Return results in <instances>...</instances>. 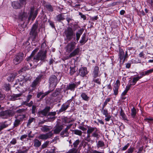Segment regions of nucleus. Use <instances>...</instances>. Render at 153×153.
<instances>
[{
    "instance_id": "nucleus-1",
    "label": "nucleus",
    "mask_w": 153,
    "mask_h": 153,
    "mask_svg": "<svg viewBox=\"0 0 153 153\" xmlns=\"http://www.w3.org/2000/svg\"><path fill=\"white\" fill-rule=\"evenodd\" d=\"M39 50L38 48H36L32 52L30 55L26 59L27 61H29L30 60H34L35 62H37L40 60L41 61H44L46 58V53L43 52L42 51H39L37 54L35 56L34 55L38 52Z\"/></svg>"
},
{
    "instance_id": "nucleus-2",
    "label": "nucleus",
    "mask_w": 153,
    "mask_h": 153,
    "mask_svg": "<svg viewBox=\"0 0 153 153\" xmlns=\"http://www.w3.org/2000/svg\"><path fill=\"white\" fill-rule=\"evenodd\" d=\"M88 129L87 131V136L86 137L90 138V134H92L91 136L97 139H98L100 137V130L96 127H92L87 126Z\"/></svg>"
},
{
    "instance_id": "nucleus-3",
    "label": "nucleus",
    "mask_w": 153,
    "mask_h": 153,
    "mask_svg": "<svg viewBox=\"0 0 153 153\" xmlns=\"http://www.w3.org/2000/svg\"><path fill=\"white\" fill-rule=\"evenodd\" d=\"M153 72V68L147 70V71L140 73V76L135 77H134L132 78V81L133 82L136 84L137 82L140 79L142 78L143 76H148L149 74Z\"/></svg>"
},
{
    "instance_id": "nucleus-4",
    "label": "nucleus",
    "mask_w": 153,
    "mask_h": 153,
    "mask_svg": "<svg viewBox=\"0 0 153 153\" xmlns=\"http://www.w3.org/2000/svg\"><path fill=\"white\" fill-rule=\"evenodd\" d=\"M45 76V72H41L40 74L32 82L31 86L33 88H36V86L38 85L39 82L41 81V79L44 78Z\"/></svg>"
},
{
    "instance_id": "nucleus-5",
    "label": "nucleus",
    "mask_w": 153,
    "mask_h": 153,
    "mask_svg": "<svg viewBox=\"0 0 153 153\" xmlns=\"http://www.w3.org/2000/svg\"><path fill=\"white\" fill-rule=\"evenodd\" d=\"M118 56L120 62L123 60V62H125L126 60L127 61V58L128 57L127 51H126L125 53L123 50L122 48H120L119 50Z\"/></svg>"
},
{
    "instance_id": "nucleus-6",
    "label": "nucleus",
    "mask_w": 153,
    "mask_h": 153,
    "mask_svg": "<svg viewBox=\"0 0 153 153\" xmlns=\"http://www.w3.org/2000/svg\"><path fill=\"white\" fill-rule=\"evenodd\" d=\"M67 39L71 40L73 38V36L75 35V33L72 28L70 27H68L64 32Z\"/></svg>"
},
{
    "instance_id": "nucleus-7",
    "label": "nucleus",
    "mask_w": 153,
    "mask_h": 153,
    "mask_svg": "<svg viewBox=\"0 0 153 153\" xmlns=\"http://www.w3.org/2000/svg\"><path fill=\"white\" fill-rule=\"evenodd\" d=\"M38 21H36L35 23L33 25L29 33L30 35L33 38V39H35L37 35V30L38 28Z\"/></svg>"
},
{
    "instance_id": "nucleus-8",
    "label": "nucleus",
    "mask_w": 153,
    "mask_h": 153,
    "mask_svg": "<svg viewBox=\"0 0 153 153\" xmlns=\"http://www.w3.org/2000/svg\"><path fill=\"white\" fill-rule=\"evenodd\" d=\"M57 80L56 76L55 75H52L49 79L50 86L54 88H55L57 84Z\"/></svg>"
},
{
    "instance_id": "nucleus-9",
    "label": "nucleus",
    "mask_w": 153,
    "mask_h": 153,
    "mask_svg": "<svg viewBox=\"0 0 153 153\" xmlns=\"http://www.w3.org/2000/svg\"><path fill=\"white\" fill-rule=\"evenodd\" d=\"M76 43L73 42L68 43L65 47V51L67 52H71L75 48Z\"/></svg>"
},
{
    "instance_id": "nucleus-10",
    "label": "nucleus",
    "mask_w": 153,
    "mask_h": 153,
    "mask_svg": "<svg viewBox=\"0 0 153 153\" xmlns=\"http://www.w3.org/2000/svg\"><path fill=\"white\" fill-rule=\"evenodd\" d=\"M24 59V54L22 53H19L16 56L13 62L16 65H17L21 62Z\"/></svg>"
},
{
    "instance_id": "nucleus-11",
    "label": "nucleus",
    "mask_w": 153,
    "mask_h": 153,
    "mask_svg": "<svg viewBox=\"0 0 153 153\" xmlns=\"http://www.w3.org/2000/svg\"><path fill=\"white\" fill-rule=\"evenodd\" d=\"M30 11V14L28 20L29 21L32 17V20L33 21L35 19L37 15L38 10L37 9L34 11V7L33 6L31 7Z\"/></svg>"
},
{
    "instance_id": "nucleus-12",
    "label": "nucleus",
    "mask_w": 153,
    "mask_h": 153,
    "mask_svg": "<svg viewBox=\"0 0 153 153\" xmlns=\"http://www.w3.org/2000/svg\"><path fill=\"white\" fill-rule=\"evenodd\" d=\"M13 115V111L11 110H7L0 112V116L3 118H7V117Z\"/></svg>"
},
{
    "instance_id": "nucleus-13",
    "label": "nucleus",
    "mask_w": 153,
    "mask_h": 153,
    "mask_svg": "<svg viewBox=\"0 0 153 153\" xmlns=\"http://www.w3.org/2000/svg\"><path fill=\"white\" fill-rule=\"evenodd\" d=\"M50 109V107H46L43 110L39 111L38 112V115L41 117H43L46 116L48 112L49 111Z\"/></svg>"
},
{
    "instance_id": "nucleus-14",
    "label": "nucleus",
    "mask_w": 153,
    "mask_h": 153,
    "mask_svg": "<svg viewBox=\"0 0 153 153\" xmlns=\"http://www.w3.org/2000/svg\"><path fill=\"white\" fill-rule=\"evenodd\" d=\"M63 128V125L59 124L58 122H57V123L55 126L54 129L53 130L54 133L55 134H59Z\"/></svg>"
},
{
    "instance_id": "nucleus-15",
    "label": "nucleus",
    "mask_w": 153,
    "mask_h": 153,
    "mask_svg": "<svg viewBox=\"0 0 153 153\" xmlns=\"http://www.w3.org/2000/svg\"><path fill=\"white\" fill-rule=\"evenodd\" d=\"M78 75L82 77H86L88 74L87 69L86 67H81L79 69Z\"/></svg>"
},
{
    "instance_id": "nucleus-16",
    "label": "nucleus",
    "mask_w": 153,
    "mask_h": 153,
    "mask_svg": "<svg viewBox=\"0 0 153 153\" xmlns=\"http://www.w3.org/2000/svg\"><path fill=\"white\" fill-rule=\"evenodd\" d=\"M120 85V82L119 80L117 79L114 85L113 90L114 94L117 95L118 94V89Z\"/></svg>"
},
{
    "instance_id": "nucleus-17",
    "label": "nucleus",
    "mask_w": 153,
    "mask_h": 153,
    "mask_svg": "<svg viewBox=\"0 0 153 153\" xmlns=\"http://www.w3.org/2000/svg\"><path fill=\"white\" fill-rule=\"evenodd\" d=\"M53 135V134L51 131L45 134H41L38 137L40 139L45 140L50 138Z\"/></svg>"
},
{
    "instance_id": "nucleus-18",
    "label": "nucleus",
    "mask_w": 153,
    "mask_h": 153,
    "mask_svg": "<svg viewBox=\"0 0 153 153\" xmlns=\"http://www.w3.org/2000/svg\"><path fill=\"white\" fill-rule=\"evenodd\" d=\"M72 101L71 99L67 101L65 103L63 104L62 106L60 109L61 111H63L66 110L68 107H69V105Z\"/></svg>"
},
{
    "instance_id": "nucleus-19",
    "label": "nucleus",
    "mask_w": 153,
    "mask_h": 153,
    "mask_svg": "<svg viewBox=\"0 0 153 153\" xmlns=\"http://www.w3.org/2000/svg\"><path fill=\"white\" fill-rule=\"evenodd\" d=\"M100 72L99 67L98 66H95L94 69L92 72L93 77H100V74H99Z\"/></svg>"
},
{
    "instance_id": "nucleus-20",
    "label": "nucleus",
    "mask_w": 153,
    "mask_h": 153,
    "mask_svg": "<svg viewBox=\"0 0 153 153\" xmlns=\"http://www.w3.org/2000/svg\"><path fill=\"white\" fill-rule=\"evenodd\" d=\"M79 50L80 48H76L73 51L70 53L67 59L70 58L71 57L78 55L79 52Z\"/></svg>"
},
{
    "instance_id": "nucleus-21",
    "label": "nucleus",
    "mask_w": 153,
    "mask_h": 153,
    "mask_svg": "<svg viewBox=\"0 0 153 153\" xmlns=\"http://www.w3.org/2000/svg\"><path fill=\"white\" fill-rule=\"evenodd\" d=\"M137 111L136 109L133 107L131 110V115L132 117L134 119V121H136L137 119V116L136 115Z\"/></svg>"
},
{
    "instance_id": "nucleus-22",
    "label": "nucleus",
    "mask_w": 153,
    "mask_h": 153,
    "mask_svg": "<svg viewBox=\"0 0 153 153\" xmlns=\"http://www.w3.org/2000/svg\"><path fill=\"white\" fill-rule=\"evenodd\" d=\"M27 62H28L27 63L28 64H29L30 66H31L32 65V63H31V61L33 62V63H34L35 64V62H36V63L37 62H36L35 61V60H34L32 59V60H30L29 61H27ZM27 66H25L21 70H20L18 72V73L19 74L20 73L22 72L23 71H25L27 70H28L29 69V68L28 67V65H27Z\"/></svg>"
},
{
    "instance_id": "nucleus-23",
    "label": "nucleus",
    "mask_w": 153,
    "mask_h": 153,
    "mask_svg": "<svg viewBox=\"0 0 153 153\" xmlns=\"http://www.w3.org/2000/svg\"><path fill=\"white\" fill-rule=\"evenodd\" d=\"M77 87V85L76 84L74 83H69L67 86L66 89L67 90H70L71 91H74L75 90V88H76Z\"/></svg>"
},
{
    "instance_id": "nucleus-24",
    "label": "nucleus",
    "mask_w": 153,
    "mask_h": 153,
    "mask_svg": "<svg viewBox=\"0 0 153 153\" xmlns=\"http://www.w3.org/2000/svg\"><path fill=\"white\" fill-rule=\"evenodd\" d=\"M88 40V38H86V35L85 33L83 34L81 39L79 41L80 43L82 45L85 44Z\"/></svg>"
},
{
    "instance_id": "nucleus-25",
    "label": "nucleus",
    "mask_w": 153,
    "mask_h": 153,
    "mask_svg": "<svg viewBox=\"0 0 153 153\" xmlns=\"http://www.w3.org/2000/svg\"><path fill=\"white\" fill-rule=\"evenodd\" d=\"M84 31V29L82 28L80 29L76 32V40L78 41L82 33Z\"/></svg>"
},
{
    "instance_id": "nucleus-26",
    "label": "nucleus",
    "mask_w": 153,
    "mask_h": 153,
    "mask_svg": "<svg viewBox=\"0 0 153 153\" xmlns=\"http://www.w3.org/2000/svg\"><path fill=\"white\" fill-rule=\"evenodd\" d=\"M80 97L84 100L88 101L89 100V97L88 96L87 93L82 92L81 93Z\"/></svg>"
},
{
    "instance_id": "nucleus-27",
    "label": "nucleus",
    "mask_w": 153,
    "mask_h": 153,
    "mask_svg": "<svg viewBox=\"0 0 153 153\" xmlns=\"http://www.w3.org/2000/svg\"><path fill=\"white\" fill-rule=\"evenodd\" d=\"M120 115L121 116L123 120H124L126 122L128 121V120L127 118L126 115L124 113V111L122 108H121L120 109Z\"/></svg>"
},
{
    "instance_id": "nucleus-28",
    "label": "nucleus",
    "mask_w": 153,
    "mask_h": 153,
    "mask_svg": "<svg viewBox=\"0 0 153 153\" xmlns=\"http://www.w3.org/2000/svg\"><path fill=\"white\" fill-rule=\"evenodd\" d=\"M12 5L13 7L15 9L19 8L22 6L20 3L17 1L13 2L12 3Z\"/></svg>"
},
{
    "instance_id": "nucleus-29",
    "label": "nucleus",
    "mask_w": 153,
    "mask_h": 153,
    "mask_svg": "<svg viewBox=\"0 0 153 153\" xmlns=\"http://www.w3.org/2000/svg\"><path fill=\"white\" fill-rule=\"evenodd\" d=\"M18 73L16 72H14L10 74L8 77L7 80L8 81H12L15 78L16 76L17 75Z\"/></svg>"
},
{
    "instance_id": "nucleus-30",
    "label": "nucleus",
    "mask_w": 153,
    "mask_h": 153,
    "mask_svg": "<svg viewBox=\"0 0 153 153\" xmlns=\"http://www.w3.org/2000/svg\"><path fill=\"white\" fill-rule=\"evenodd\" d=\"M69 133L68 131L65 129L60 133V135L62 137H67L69 135Z\"/></svg>"
},
{
    "instance_id": "nucleus-31",
    "label": "nucleus",
    "mask_w": 153,
    "mask_h": 153,
    "mask_svg": "<svg viewBox=\"0 0 153 153\" xmlns=\"http://www.w3.org/2000/svg\"><path fill=\"white\" fill-rule=\"evenodd\" d=\"M56 19L57 21L60 22L61 21L65 19L64 16L61 14H59L56 16Z\"/></svg>"
},
{
    "instance_id": "nucleus-32",
    "label": "nucleus",
    "mask_w": 153,
    "mask_h": 153,
    "mask_svg": "<svg viewBox=\"0 0 153 153\" xmlns=\"http://www.w3.org/2000/svg\"><path fill=\"white\" fill-rule=\"evenodd\" d=\"M33 143L34 146L37 148L39 147L41 144V142L37 139H35L34 140Z\"/></svg>"
},
{
    "instance_id": "nucleus-33",
    "label": "nucleus",
    "mask_w": 153,
    "mask_h": 153,
    "mask_svg": "<svg viewBox=\"0 0 153 153\" xmlns=\"http://www.w3.org/2000/svg\"><path fill=\"white\" fill-rule=\"evenodd\" d=\"M27 16V15L26 13L24 12L22 14H20L19 16V18L22 21L25 19Z\"/></svg>"
},
{
    "instance_id": "nucleus-34",
    "label": "nucleus",
    "mask_w": 153,
    "mask_h": 153,
    "mask_svg": "<svg viewBox=\"0 0 153 153\" xmlns=\"http://www.w3.org/2000/svg\"><path fill=\"white\" fill-rule=\"evenodd\" d=\"M49 127L47 126L44 125L41 128V130L43 132H47L49 131L51 128H49Z\"/></svg>"
},
{
    "instance_id": "nucleus-35",
    "label": "nucleus",
    "mask_w": 153,
    "mask_h": 153,
    "mask_svg": "<svg viewBox=\"0 0 153 153\" xmlns=\"http://www.w3.org/2000/svg\"><path fill=\"white\" fill-rule=\"evenodd\" d=\"M92 81L98 85H100L101 83V79L100 77H93Z\"/></svg>"
},
{
    "instance_id": "nucleus-36",
    "label": "nucleus",
    "mask_w": 153,
    "mask_h": 153,
    "mask_svg": "<svg viewBox=\"0 0 153 153\" xmlns=\"http://www.w3.org/2000/svg\"><path fill=\"white\" fill-rule=\"evenodd\" d=\"M47 9L49 11L52 12L53 11V8L51 4H47L45 6Z\"/></svg>"
},
{
    "instance_id": "nucleus-37",
    "label": "nucleus",
    "mask_w": 153,
    "mask_h": 153,
    "mask_svg": "<svg viewBox=\"0 0 153 153\" xmlns=\"http://www.w3.org/2000/svg\"><path fill=\"white\" fill-rule=\"evenodd\" d=\"M74 134H75L81 136L82 134V132L79 130L76 129L74 130Z\"/></svg>"
},
{
    "instance_id": "nucleus-38",
    "label": "nucleus",
    "mask_w": 153,
    "mask_h": 153,
    "mask_svg": "<svg viewBox=\"0 0 153 153\" xmlns=\"http://www.w3.org/2000/svg\"><path fill=\"white\" fill-rule=\"evenodd\" d=\"M21 121L17 118L16 119L14 122V126L15 127H17L21 123Z\"/></svg>"
},
{
    "instance_id": "nucleus-39",
    "label": "nucleus",
    "mask_w": 153,
    "mask_h": 153,
    "mask_svg": "<svg viewBox=\"0 0 153 153\" xmlns=\"http://www.w3.org/2000/svg\"><path fill=\"white\" fill-rule=\"evenodd\" d=\"M131 64L141 63V61L139 59H132L130 61Z\"/></svg>"
},
{
    "instance_id": "nucleus-40",
    "label": "nucleus",
    "mask_w": 153,
    "mask_h": 153,
    "mask_svg": "<svg viewBox=\"0 0 153 153\" xmlns=\"http://www.w3.org/2000/svg\"><path fill=\"white\" fill-rule=\"evenodd\" d=\"M104 142L101 140H99L97 143V146L98 148L102 147L104 146Z\"/></svg>"
},
{
    "instance_id": "nucleus-41",
    "label": "nucleus",
    "mask_w": 153,
    "mask_h": 153,
    "mask_svg": "<svg viewBox=\"0 0 153 153\" xmlns=\"http://www.w3.org/2000/svg\"><path fill=\"white\" fill-rule=\"evenodd\" d=\"M25 117L26 116L25 114H20L17 116V118L21 121H22Z\"/></svg>"
},
{
    "instance_id": "nucleus-42",
    "label": "nucleus",
    "mask_w": 153,
    "mask_h": 153,
    "mask_svg": "<svg viewBox=\"0 0 153 153\" xmlns=\"http://www.w3.org/2000/svg\"><path fill=\"white\" fill-rule=\"evenodd\" d=\"M70 70L69 73L71 75H72L74 74L76 71L75 69V66H74V67H70Z\"/></svg>"
},
{
    "instance_id": "nucleus-43",
    "label": "nucleus",
    "mask_w": 153,
    "mask_h": 153,
    "mask_svg": "<svg viewBox=\"0 0 153 153\" xmlns=\"http://www.w3.org/2000/svg\"><path fill=\"white\" fill-rule=\"evenodd\" d=\"M35 120V118L33 117L30 118L28 120V122L27 123V126H28L30 125L31 123Z\"/></svg>"
},
{
    "instance_id": "nucleus-44",
    "label": "nucleus",
    "mask_w": 153,
    "mask_h": 153,
    "mask_svg": "<svg viewBox=\"0 0 153 153\" xmlns=\"http://www.w3.org/2000/svg\"><path fill=\"white\" fill-rule=\"evenodd\" d=\"M105 107H102V108L101 110L102 113L103 115L104 114H106L108 113V111L107 109H105Z\"/></svg>"
},
{
    "instance_id": "nucleus-45",
    "label": "nucleus",
    "mask_w": 153,
    "mask_h": 153,
    "mask_svg": "<svg viewBox=\"0 0 153 153\" xmlns=\"http://www.w3.org/2000/svg\"><path fill=\"white\" fill-rule=\"evenodd\" d=\"M50 143L49 141H46L42 145V149H44L46 148L47 146L49 145Z\"/></svg>"
},
{
    "instance_id": "nucleus-46",
    "label": "nucleus",
    "mask_w": 153,
    "mask_h": 153,
    "mask_svg": "<svg viewBox=\"0 0 153 153\" xmlns=\"http://www.w3.org/2000/svg\"><path fill=\"white\" fill-rule=\"evenodd\" d=\"M63 122L65 124L70 123L71 122V120L67 118H65L62 119Z\"/></svg>"
},
{
    "instance_id": "nucleus-47",
    "label": "nucleus",
    "mask_w": 153,
    "mask_h": 153,
    "mask_svg": "<svg viewBox=\"0 0 153 153\" xmlns=\"http://www.w3.org/2000/svg\"><path fill=\"white\" fill-rule=\"evenodd\" d=\"M110 98H107L104 102L102 105V107H105V106L108 103L110 102Z\"/></svg>"
},
{
    "instance_id": "nucleus-48",
    "label": "nucleus",
    "mask_w": 153,
    "mask_h": 153,
    "mask_svg": "<svg viewBox=\"0 0 153 153\" xmlns=\"http://www.w3.org/2000/svg\"><path fill=\"white\" fill-rule=\"evenodd\" d=\"M21 95V94H16L13 96V98L14 100L19 99L18 98Z\"/></svg>"
},
{
    "instance_id": "nucleus-49",
    "label": "nucleus",
    "mask_w": 153,
    "mask_h": 153,
    "mask_svg": "<svg viewBox=\"0 0 153 153\" xmlns=\"http://www.w3.org/2000/svg\"><path fill=\"white\" fill-rule=\"evenodd\" d=\"M50 91H48L47 92H45V93H43L42 92V96L40 98L41 99H43L48 94L50 93Z\"/></svg>"
},
{
    "instance_id": "nucleus-50",
    "label": "nucleus",
    "mask_w": 153,
    "mask_h": 153,
    "mask_svg": "<svg viewBox=\"0 0 153 153\" xmlns=\"http://www.w3.org/2000/svg\"><path fill=\"white\" fill-rule=\"evenodd\" d=\"M27 0H19V3L22 6L26 4Z\"/></svg>"
},
{
    "instance_id": "nucleus-51",
    "label": "nucleus",
    "mask_w": 153,
    "mask_h": 153,
    "mask_svg": "<svg viewBox=\"0 0 153 153\" xmlns=\"http://www.w3.org/2000/svg\"><path fill=\"white\" fill-rule=\"evenodd\" d=\"M28 150L26 149L24 150H19L17 151V152L16 153H27Z\"/></svg>"
},
{
    "instance_id": "nucleus-52",
    "label": "nucleus",
    "mask_w": 153,
    "mask_h": 153,
    "mask_svg": "<svg viewBox=\"0 0 153 153\" xmlns=\"http://www.w3.org/2000/svg\"><path fill=\"white\" fill-rule=\"evenodd\" d=\"M134 150L133 147H130L127 151V153H132Z\"/></svg>"
},
{
    "instance_id": "nucleus-53",
    "label": "nucleus",
    "mask_w": 153,
    "mask_h": 153,
    "mask_svg": "<svg viewBox=\"0 0 153 153\" xmlns=\"http://www.w3.org/2000/svg\"><path fill=\"white\" fill-rule=\"evenodd\" d=\"M79 128L83 131H86L87 130V128L83 126H80L78 127Z\"/></svg>"
},
{
    "instance_id": "nucleus-54",
    "label": "nucleus",
    "mask_w": 153,
    "mask_h": 153,
    "mask_svg": "<svg viewBox=\"0 0 153 153\" xmlns=\"http://www.w3.org/2000/svg\"><path fill=\"white\" fill-rule=\"evenodd\" d=\"M7 126L4 124H2L0 126V131L3 129L7 127Z\"/></svg>"
},
{
    "instance_id": "nucleus-55",
    "label": "nucleus",
    "mask_w": 153,
    "mask_h": 153,
    "mask_svg": "<svg viewBox=\"0 0 153 153\" xmlns=\"http://www.w3.org/2000/svg\"><path fill=\"white\" fill-rule=\"evenodd\" d=\"M79 15H80V16L84 20H85L86 19V16L85 15H84L83 14H82V13L81 12H79Z\"/></svg>"
},
{
    "instance_id": "nucleus-56",
    "label": "nucleus",
    "mask_w": 153,
    "mask_h": 153,
    "mask_svg": "<svg viewBox=\"0 0 153 153\" xmlns=\"http://www.w3.org/2000/svg\"><path fill=\"white\" fill-rule=\"evenodd\" d=\"M129 144L128 143H127L126 145L125 146H124L122 149H121L122 151H125L129 147Z\"/></svg>"
},
{
    "instance_id": "nucleus-57",
    "label": "nucleus",
    "mask_w": 153,
    "mask_h": 153,
    "mask_svg": "<svg viewBox=\"0 0 153 153\" xmlns=\"http://www.w3.org/2000/svg\"><path fill=\"white\" fill-rule=\"evenodd\" d=\"M17 141L16 139L13 138L12 140L10 142V143L13 145H15Z\"/></svg>"
},
{
    "instance_id": "nucleus-58",
    "label": "nucleus",
    "mask_w": 153,
    "mask_h": 153,
    "mask_svg": "<svg viewBox=\"0 0 153 153\" xmlns=\"http://www.w3.org/2000/svg\"><path fill=\"white\" fill-rule=\"evenodd\" d=\"M27 137V134H24L21 136L20 139L21 140H23L24 139L26 138Z\"/></svg>"
},
{
    "instance_id": "nucleus-59",
    "label": "nucleus",
    "mask_w": 153,
    "mask_h": 153,
    "mask_svg": "<svg viewBox=\"0 0 153 153\" xmlns=\"http://www.w3.org/2000/svg\"><path fill=\"white\" fill-rule=\"evenodd\" d=\"M36 107L35 105H33L32 107V113H35L36 109Z\"/></svg>"
},
{
    "instance_id": "nucleus-60",
    "label": "nucleus",
    "mask_w": 153,
    "mask_h": 153,
    "mask_svg": "<svg viewBox=\"0 0 153 153\" xmlns=\"http://www.w3.org/2000/svg\"><path fill=\"white\" fill-rule=\"evenodd\" d=\"M145 121L147 122L148 123H149V121H153V118H146L144 119Z\"/></svg>"
},
{
    "instance_id": "nucleus-61",
    "label": "nucleus",
    "mask_w": 153,
    "mask_h": 153,
    "mask_svg": "<svg viewBox=\"0 0 153 153\" xmlns=\"http://www.w3.org/2000/svg\"><path fill=\"white\" fill-rule=\"evenodd\" d=\"M5 97L4 94L0 92V100H3Z\"/></svg>"
},
{
    "instance_id": "nucleus-62",
    "label": "nucleus",
    "mask_w": 153,
    "mask_h": 153,
    "mask_svg": "<svg viewBox=\"0 0 153 153\" xmlns=\"http://www.w3.org/2000/svg\"><path fill=\"white\" fill-rule=\"evenodd\" d=\"M133 86L132 85V84H131L130 83L128 82V84H127V85H126V88L128 90H129L130 88Z\"/></svg>"
},
{
    "instance_id": "nucleus-63",
    "label": "nucleus",
    "mask_w": 153,
    "mask_h": 153,
    "mask_svg": "<svg viewBox=\"0 0 153 153\" xmlns=\"http://www.w3.org/2000/svg\"><path fill=\"white\" fill-rule=\"evenodd\" d=\"M128 90L126 88L125 90L122 93L121 95H125Z\"/></svg>"
},
{
    "instance_id": "nucleus-64",
    "label": "nucleus",
    "mask_w": 153,
    "mask_h": 153,
    "mask_svg": "<svg viewBox=\"0 0 153 153\" xmlns=\"http://www.w3.org/2000/svg\"><path fill=\"white\" fill-rule=\"evenodd\" d=\"M131 64L130 62L126 63V68H130L131 67Z\"/></svg>"
}]
</instances>
